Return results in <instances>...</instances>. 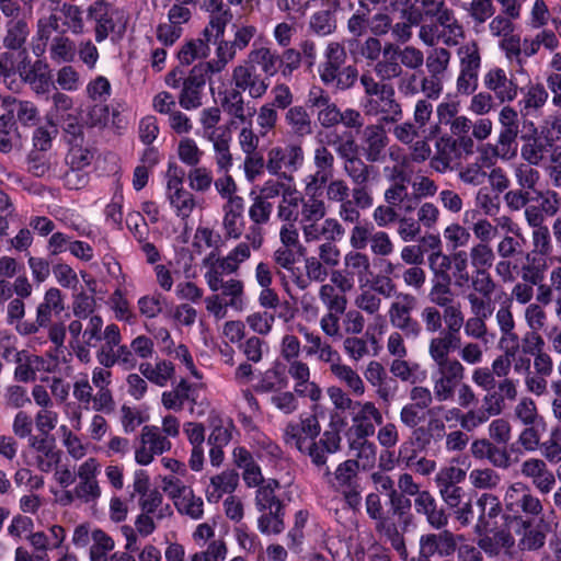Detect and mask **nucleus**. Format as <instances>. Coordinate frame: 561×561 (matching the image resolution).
Listing matches in <instances>:
<instances>
[{"label": "nucleus", "mask_w": 561, "mask_h": 561, "mask_svg": "<svg viewBox=\"0 0 561 561\" xmlns=\"http://www.w3.org/2000/svg\"><path fill=\"white\" fill-rule=\"evenodd\" d=\"M416 304L415 296L400 293L388 310L390 324L397 330L396 332H400L405 339L412 341L420 339L423 332L421 322L412 316Z\"/></svg>", "instance_id": "4"}, {"label": "nucleus", "mask_w": 561, "mask_h": 561, "mask_svg": "<svg viewBox=\"0 0 561 561\" xmlns=\"http://www.w3.org/2000/svg\"><path fill=\"white\" fill-rule=\"evenodd\" d=\"M233 535L239 548L248 553L261 552L263 547L259 536L247 524L233 528Z\"/></svg>", "instance_id": "64"}, {"label": "nucleus", "mask_w": 561, "mask_h": 561, "mask_svg": "<svg viewBox=\"0 0 561 561\" xmlns=\"http://www.w3.org/2000/svg\"><path fill=\"white\" fill-rule=\"evenodd\" d=\"M517 383V380L504 378L492 390H485V394L482 398V409L491 417L501 415L506 408V400H516L518 394Z\"/></svg>", "instance_id": "18"}, {"label": "nucleus", "mask_w": 561, "mask_h": 561, "mask_svg": "<svg viewBox=\"0 0 561 561\" xmlns=\"http://www.w3.org/2000/svg\"><path fill=\"white\" fill-rule=\"evenodd\" d=\"M377 531L390 542L391 547L398 551L402 557H407V547L402 533L399 531L397 524L390 519L385 518L377 523Z\"/></svg>", "instance_id": "63"}, {"label": "nucleus", "mask_w": 561, "mask_h": 561, "mask_svg": "<svg viewBox=\"0 0 561 561\" xmlns=\"http://www.w3.org/2000/svg\"><path fill=\"white\" fill-rule=\"evenodd\" d=\"M359 405V410L352 419L347 438H368L375 434V425H381L383 422L382 413L374 402L366 401Z\"/></svg>", "instance_id": "17"}, {"label": "nucleus", "mask_w": 561, "mask_h": 561, "mask_svg": "<svg viewBox=\"0 0 561 561\" xmlns=\"http://www.w3.org/2000/svg\"><path fill=\"white\" fill-rule=\"evenodd\" d=\"M273 204L255 196L249 208V218L252 225L248 228L244 239L252 244L254 251L259 250L264 242L262 225H266L273 213Z\"/></svg>", "instance_id": "19"}, {"label": "nucleus", "mask_w": 561, "mask_h": 561, "mask_svg": "<svg viewBox=\"0 0 561 561\" xmlns=\"http://www.w3.org/2000/svg\"><path fill=\"white\" fill-rule=\"evenodd\" d=\"M139 371L150 382L165 387L168 382L173 378L175 369L174 365L169 360H159L156 364L148 362L139 365Z\"/></svg>", "instance_id": "48"}, {"label": "nucleus", "mask_w": 561, "mask_h": 561, "mask_svg": "<svg viewBox=\"0 0 561 561\" xmlns=\"http://www.w3.org/2000/svg\"><path fill=\"white\" fill-rule=\"evenodd\" d=\"M431 380L434 389V397L437 402L453 401L456 396L457 388L465 379L466 368L458 360H451L434 365Z\"/></svg>", "instance_id": "5"}, {"label": "nucleus", "mask_w": 561, "mask_h": 561, "mask_svg": "<svg viewBox=\"0 0 561 561\" xmlns=\"http://www.w3.org/2000/svg\"><path fill=\"white\" fill-rule=\"evenodd\" d=\"M331 374L354 396L360 397L365 393V385L362 377L350 365L342 362L333 367Z\"/></svg>", "instance_id": "54"}, {"label": "nucleus", "mask_w": 561, "mask_h": 561, "mask_svg": "<svg viewBox=\"0 0 561 561\" xmlns=\"http://www.w3.org/2000/svg\"><path fill=\"white\" fill-rule=\"evenodd\" d=\"M30 447L36 453V466L42 472L56 469L61 459V450L57 448L55 439L50 436H31Z\"/></svg>", "instance_id": "22"}, {"label": "nucleus", "mask_w": 561, "mask_h": 561, "mask_svg": "<svg viewBox=\"0 0 561 561\" xmlns=\"http://www.w3.org/2000/svg\"><path fill=\"white\" fill-rule=\"evenodd\" d=\"M171 442L161 430L154 425H146L141 430L140 446L135 450V460L138 465H149L154 456L169 451Z\"/></svg>", "instance_id": "11"}, {"label": "nucleus", "mask_w": 561, "mask_h": 561, "mask_svg": "<svg viewBox=\"0 0 561 561\" xmlns=\"http://www.w3.org/2000/svg\"><path fill=\"white\" fill-rule=\"evenodd\" d=\"M185 494L176 500L174 504L176 511L181 515H186L194 520H198L204 515V501L201 496L195 495L192 488L190 490H184Z\"/></svg>", "instance_id": "60"}, {"label": "nucleus", "mask_w": 561, "mask_h": 561, "mask_svg": "<svg viewBox=\"0 0 561 561\" xmlns=\"http://www.w3.org/2000/svg\"><path fill=\"white\" fill-rule=\"evenodd\" d=\"M358 471L355 462L344 460L337 465L333 472L330 468H325L323 473V478H325L330 488L340 493L346 505L352 510H357L362 504L363 488Z\"/></svg>", "instance_id": "2"}, {"label": "nucleus", "mask_w": 561, "mask_h": 561, "mask_svg": "<svg viewBox=\"0 0 561 561\" xmlns=\"http://www.w3.org/2000/svg\"><path fill=\"white\" fill-rule=\"evenodd\" d=\"M65 309L61 291L51 287L46 290L43 301L37 306V323L41 327H47L51 321L53 314H60Z\"/></svg>", "instance_id": "43"}, {"label": "nucleus", "mask_w": 561, "mask_h": 561, "mask_svg": "<svg viewBox=\"0 0 561 561\" xmlns=\"http://www.w3.org/2000/svg\"><path fill=\"white\" fill-rule=\"evenodd\" d=\"M44 47L48 45L49 58L55 64H69L75 60L77 53L76 43L66 35V33H57L50 35L47 43L43 42Z\"/></svg>", "instance_id": "36"}, {"label": "nucleus", "mask_w": 561, "mask_h": 561, "mask_svg": "<svg viewBox=\"0 0 561 561\" xmlns=\"http://www.w3.org/2000/svg\"><path fill=\"white\" fill-rule=\"evenodd\" d=\"M237 49L229 41L221 39L216 48V58L198 65L209 75L221 72L236 57Z\"/></svg>", "instance_id": "53"}, {"label": "nucleus", "mask_w": 561, "mask_h": 561, "mask_svg": "<svg viewBox=\"0 0 561 561\" xmlns=\"http://www.w3.org/2000/svg\"><path fill=\"white\" fill-rule=\"evenodd\" d=\"M334 161L333 153L325 146H318L313 153L316 171L308 174L304 179V182L325 187L334 175Z\"/></svg>", "instance_id": "27"}, {"label": "nucleus", "mask_w": 561, "mask_h": 561, "mask_svg": "<svg viewBox=\"0 0 561 561\" xmlns=\"http://www.w3.org/2000/svg\"><path fill=\"white\" fill-rule=\"evenodd\" d=\"M485 89L493 92L501 102H512L517 96L518 87L513 78H510L506 71L499 67L489 69L483 76Z\"/></svg>", "instance_id": "23"}, {"label": "nucleus", "mask_w": 561, "mask_h": 561, "mask_svg": "<svg viewBox=\"0 0 561 561\" xmlns=\"http://www.w3.org/2000/svg\"><path fill=\"white\" fill-rule=\"evenodd\" d=\"M257 529L263 535H279L285 529V507L259 511Z\"/></svg>", "instance_id": "56"}, {"label": "nucleus", "mask_w": 561, "mask_h": 561, "mask_svg": "<svg viewBox=\"0 0 561 561\" xmlns=\"http://www.w3.org/2000/svg\"><path fill=\"white\" fill-rule=\"evenodd\" d=\"M364 111L367 115L380 116V124L396 123L403 115L401 105L396 100L393 87L377 98H367L364 102Z\"/></svg>", "instance_id": "15"}, {"label": "nucleus", "mask_w": 561, "mask_h": 561, "mask_svg": "<svg viewBox=\"0 0 561 561\" xmlns=\"http://www.w3.org/2000/svg\"><path fill=\"white\" fill-rule=\"evenodd\" d=\"M242 93L241 90L234 87L227 90L221 100V106L228 115L244 123L248 117H252L255 114V108L245 103Z\"/></svg>", "instance_id": "39"}, {"label": "nucleus", "mask_w": 561, "mask_h": 561, "mask_svg": "<svg viewBox=\"0 0 561 561\" xmlns=\"http://www.w3.org/2000/svg\"><path fill=\"white\" fill-rule=\"evenodd\" d=\"M389 138L382 124L367 125L362 135L363 153L367 162H382Z\"/></svg>", "instance_id": "21"}, {"label": "nucleus", "mask_w": 561, "mask_h": 561, "mask_svg": "<svg viewBox=\"0 0 561 561\" xmlns=\"http://www.w3.org/2000/svg\"><path fill=\"white\" fill-rule=\"evenodd\" d=\"M437 26L442 27L438 38L447 46H456L463 38L465 32L462 25L456 19L455 13L448 7L436 18Z\"/></svg>", "instance_id": "37"}, {"label": "nucleus", "mask_w": 561, "mask_h": 561, "mask_svg": "<svg viewBox=\"0 0 561 561\" xmlns=\"http://www.w3.org/2000/svg\"><path fill=\"white\" fill-rule=\"evenodd\" d=\"M336 7L337 0L327 9H321L310 15L308 27L317 36H329L336 30Z\"/></svg>", "instance_id": "41"}, {"label": "nucleus", "mask_w": 561, "mask_h": 561, "mask_svg": "<svg viewBox=\"0 0 561 561\" xmlns=\"http://www.w3.org/2000/svg\"><path fill=\"white\" fill-rule=\"evenodd\" d=\"M93 158V152L84 144L70 146L66 157L67 164L70 167V171L66 174V181L70 187L80 188L88 183L87 174H82L80 171L90 165Z\"/></svg>", "instance_id": "20"}, {"label": "nucleus", "mask_w": 561, "mask_h": 561, "mask_svg": "<svg viewBox=\"0 0 561 561\" xmlns=\"http://www.w3.org/2000/svg\"><path fill=\"white\" fill-rule=\"evenodd\" d=\"M319 299L328 312H345L347 298L344 294L337 293L335 287L329 283H323L319 288Z\"/></svg>", "instance_id": "62"}, {"label": "nucleus", "mask_w": 561, "mask_h": 561, "mask_svg": "<svg viewBox=\"0 0 561 561\" xmlns=\"http://www.w3.org/2000/svg\"><path fill=\"white\" fill-rule=\"evenodd\" d=\"M413 507L417 515L423 516L426 523L436 530H440L448 525V514L443 506H439L435 496L424 490L420 499L413 500Z\"/></svg>", "instance_id": "26"}, {"label": "nucleus", "mask_w": 561, "mask_h": 561, "mask_svg": "<svg viewBox=\"0 0 561 561\" xmlns=\"http://www.w3.org/2000/svg\"><path fill=\"white\" fill-rule=\"evenodd\" d=\"M239 484V474L234 470H225L210 478L206 489V499L209 503H217L225 494H231Z\"/></svg>", "instance_id": "35"}, {"label": "nucleus", "mask_w": 561, "mask_h": 561, "mask_svg": "<svg viewBox=\"0 0 561 561\" xmlns=\"http://www.w3.org/2000/svg\"><path fill=\"white\" fill-rule=\"evenodd\" d=\"M459 70L479 73L481 68V54L476 42H469L458 48Z\"/></svg>", "instance_id": "61"}, {"label": "nucleus", "mask_w": 561, "mask_h": 561, "mask_svg": "<svg viewBox=\"0 0 561 561\" xmlns=\"http://www.w3.org/2000/svg\"><path fill=\"white\" fill-rule=\"evenodd\" d=\"M208 76L209 73L198 64L191 69L188 76L182 82L179 94V104L182 108L192 111L202 106L203 90Z\"/></svg>", "instance_id": "14"}, {"label": "nucleus", "mask_w": 561, "mask_h": 561, "mask_svg": "<svg viewBox=\"0 0 561 561\" xmlns=\"http://www.w3.org/2000/svg\"><path fill=\"white\" fill-rule=\"evenodd\" d=\"M102 340L104 343L96 352V359L101 366L106 367L113 358V354L116 352L118 344L122 342L119 328L114 323L106 325L103 331Z\"/></svg>", "instance_id": "51"}, {"label": "nucleus", "mask_w": 561, "mask_h": 561, "mask_svg": "<svg viewBox=\"0 0 561 561\" xmlns=\"http://www.w3.org/2000/svg\"><path fill=\"white\" fill-rule=\"evenodd\" d=\"M210 53L209 37L193 38L185 42L178 51V59L181 65L190 66L197 59L208 57Z\"/></svg>", "instance_id": "50"}, {"label": "nucleus", "mask_w": 561, "mask_h": 561, "mask_svg": "<svg viewBox=\"0 0 561 561\" xmlns=\"http://www.w3.org/2000/svg\"><path fill=\"white\" fill-rule=\"evenodd\" d=\"M499 122L501 130L493 151L497 158L508 161L517 154L518 114L513 107L504 106L500 111Z\"/></svg>", "instance_id": "7"}, {"label": "nucleus", "mask_w": 561, "mask_h": 561, "mask_svg": "<svg viewBox=\"0 0 561 561\" xmlns=\"http://www.w3.org/2000/svg\"><path fill=\"white\" fill-rule=\"evenodd\" d=\"M203 265L207 267L204 277L211 291H218V285L225 280L224 275L233 273L224 268V259L216 257L214 252L203 260Z\"/></svg>", "instance_id": "57"}, {"label": "nucleus", "mask_w": 561, "mask_h": 561, "mask_svg": "<svg viewBox=\"0 0 561 561\" xmlns=\"http://www.w3.org/2000/svg\"><path fill=\"white\" fill-rule=\"evenodd\" d=\"M304 196H299V225H308L322 220L327 215V206L322 199L323 186L304 182Z\"/></svg>", "instance_id": "13"}, {"label": "nucleus", "mask_w": 561, "mask_h": 561, "mask_svg": "<svg viewBox=\"0 0 561 561\" xmlns=\"http://www.w3.org/2000/svg\"><path fill=\"white\" fill-rule=\"evenodd\" d=\"M350 450L353 453L358 470L367 471L374 468L376 463L377 446L368 438H347Z\"/></svg>", "instance_id": "42"}, {"label": "nucleus", "mask_w": 561, "mask_h": 561, "mask_svg": "<svg viewBox=\"0 0 561 561\" xmlns=\"http://www.w3.org/2000/svg\"><path fill=\"white\" fill-rule=\"evenodd\" d=\"M504 502L507 518L515 519L518 524L522 520L538 517L543 512L541 501L523 483L510 485L505 492Z\"/></svg>", "instance_id": "3"}, {"label": "nucleus", "mask_w": 561, "mask_h": 561, "mask_svg": "<svg viewBox=\"0 0 561 561\" xmlns=\"http://www.w3.org/2000/svg\"><path fill=\"white\" fill-rule=\"evenodd\" d=\"M305 154L300 145L289 144L285 147H273L267 152L266 170L270 174L289 179L287 173L299 170Z\"/></svg>", "instance_id": "9"}, {"label": "nucleus", "mask_w": 561, "mask_h": 561, "mask_svg": "<svg viewBox=\"0 0 561 561\" xmlns=\"http://www.w3.org/2000/svg\"><path fill=\"white\" fill-rule=\"evenodd\" d=\"M533 136H522L525 141L520 148V157L530 165L546 168L550 163H561V150H557L534 127Z\"/></svg>", "instance_id": "8"}, {"label": "nucleus", "mask_w": 561, "mask_h": 561, "mask_svg": "<svg viewBox=\"0 0 561 561\" xmlns=\"http://www.w3.org/2000/svg\"><path fill=\"white\" fill-rule=\"evenodd\" d=\"M196 387L185 379H181L172 390L164 391L161 396L162 405L167 410L181 411L186 401L196 403Z\"/></svg>", "instance_id": "34"}, {"label": "nucleus", "mask_w": 561, "mask_h": 561, "mask_svg": "<svg viewBox=\"0 0 561 561\" xmlns=\"http://www.w3.org/2000/svg\"><path fill=\"white\" fill-rule=\"evenodd\" d=\"M279 482L276 479H268L260 485L255 492V507L257 511L284 508L283 502L276 496L275 491L279 489Z\"/></svg>", "instance_id": "52"}, {"label": "nucleus", "mask_w": 561, "mask_h": 561, "mask_svg": "<svg viewBox=\"0 0 561 561\" xmlns=\"http://www.w3.org/2000/svg\"><path fill=\"white\" fill-rule=\"evenodd\" d=\"M247 58L255 68H260L267 81L278 72L280 73L279 53L276 49L253 45Z\"/></svg>", "instance_id": "31"}, {"label": "nucleus", "mask_w": 561, "mask_h": 561, "mask_svg": "<svg viewBox=\"0 0 561 561\" xmlns=\"http://www.w3.org/2000/svg\"><path fill=\"white\" fill-rule=\"evenodd\" d=\"M28 34L30 28L24 20L12 19L5 25L3 46L8 50H21L26 43Z\"/></svg>", "instance_id": "49"}, {"label": "nucleus", "mask_w": 561, "mask_h": 561, "mask_svg": "<svg viewBox=\"0 0 561 561\" xmlns=\"http://www.w3.org/2000/svg\"><path fill=\"white\" fill-rule=\"evenodd\" d=\"M231 83L242 92H248L252 99H261L268 90L270 82L256 68L245 58L241 64L233 67L231 72Z\"/></svg>", "instance_id": "10"}, {"label": "nucleus", "mask_w": 561, "mask_h": 561, "mask_svg": "<svg viewBox=\"0 0 561 561\" xmlns=\"http://www.w3.org/2000/svg\"><path fill=\"white\" fill-rule=\"evenodd\" d=\"M19 73L22 80L30 84L31 89L36 94H44L49 91L51 78L46 64L35 61L28 67L23 66L22 68H19Z\"/></svg>", "instance_id": "33"}, {"label": "nucleus", "mask_w": 561, "mask_h": 561, "mask_svg": "<svg viewBox=\"0 0 561 561\" xmlns=\"http://www.w3.org/2000/svg\"><path fill=\"white\" fill-rule=\"evenodd\" d=\"M321 433V425L316 414L302 413L298 421L288 422L283 430L284 444L300 454L313 438Z\"/></svg>", "instance_id": "6"}, {"label": "nucleus", "mask_w": 561, "mask_h": 561, "mask_svg": "<svg viewBox=\"0 0 561 561\" xmlns=\"http://www.w3.org/2000/svg\"><path fill=\"white\" fill-rule=\"evenodd\" d=\"M515 533L519 536L517 547L522 551H536L546 542V534L541 526L534 525L531 520H522Z\"/></svg>", "instance_id": "40"}, {"label": "nucleus", "mask_w": 561, "mask_h": 561, "mask_svg": "<svg viewBox=\"0 0 561 561\" xmlns=\"http://www.w3.org/2000/svg\"><path fill=\"white\" fill-rule=\"evenodd\" d=\"M325 61L319 67V75L322 82L327 85L334 78L336 69L342 68L346 60V51L343 45L337 42L328 44L324 53Z\"/></svg>", "instance_id": "38"}, {"label": "nucleus", "mask_w": 561, "mask_h": 561, "mask_svg": "<svg viewBox=\"0 0 561 561\" xmlns=\"http://www.w3.org/2000/svg\"><path fill=\"white\" fill-rule=\"evenodd\" d=\"M428 300L433 306H446L454 302V293L451 290V277H432Z\"/></svg>", "instance_id": "58"}, {"label": "nucleus", "mask_w": 561, "mask_h": 561, "mask_svg": "<svg viewBox=\"0 0 561 561\" xmlns=\"http://www.w3.org/2000/svg\"><path fill=\"white\" fill-rule=\"evenodd\" d=\"M477 506L480 511L477 527L481 530L489 531L496 527V523L492 524L502 512L500 500L492 494H482L478 501Z\"/></svg>", "instance_id": "46"}, {"label": "nucleus", "mask_w": 561, "mask_h": 561, "mask_svg": "<svg viewBox=\"0 0 561 561\" xmlns=\"http://www.w3.org/2000/svg\"><path fill=\"white\" fill-rule=\"evenodd\" d=\"M460 346V334L448 330L440 331V333L434 334L428 341V356L434 365L458 360V358L450 357L449 354L457 351Z\"/></svg>", "instance_id": "24"}, {"label": "nucleus", "mask_w": 561, "mask_h": 561, "mask_svg": "<svg viewBox=\"0 0 561 561\" xmlns=\"http://www.w3.org/2000/svg\"><path fill=\"white\" fill-rule=\"evenodd\" d=\"M470 453L474 459L485 460L499 469H508L513 461L506 445L490 440L485 437L471 443Z\"/></svg>", "instance_id": "16"}, {"label": "nucleus", "mask_w": 561, "mask_h": 561, "mask_svg": "<svg viewBox=\"0 0 561 561\" xmlns=\"http://www.w3.org/2000/svg\"><path fill=\"white\" fill-rule=\"evenodd\" d=\"M285 121L290 126L291 131L299 137L312 133L310 116L302 106L290 107L285 115Z\"/></svg>", "instance_id": "59"}, {"label": "nucleus", "mask_w": 561, "mask_h": 561, "mask_svg": "<svg viewBox=\"0 0 561 561\" xmlns=\"http://www.w3.org/2000/svg\"><path fill=\"white\" fill-rule=\"evenodd\" d=\"M343 170L353 184H369L379 176L378 169L359 157L347 159Z\"/></svg>", "instance_id": "44"}, {"label": "nucleus", "mask_w": 561, "mask_h": 561, "mask_svg": "<svg viewBox=\"0 0 561 561\" xmlns=\"http://www.w3.org/2000/svg\"><path fill=\"white\" fill-rule=\"evenodd\" d=\"M305 275L301 274L300 270L296 272L294 277V284L300 290H306L311 283L323 284L329 275L330 268L316 255H309L304 259Z\"/></svg>", "instance_id": "32"}, {"label": "nucleus", "mask_w": 561, "mask_h": 561, "mask_svg": "<svg viewBox=\"0 0 561 561\" xmlns=\"http://www.w3.org/2000/svg\"><path fill=\"white\" fill-rule=\"evenodd\" d=\"M520 472L523 476L530 478L533 484L542 494H548L556 484V478L552 471L541 459H527L522 463Z\"/></svg>", "instance_id": "28"}, {"label": "nucleus", "mask_w": 561, "mask_h": 561, "mask_svg": "<svg viewBox=\"0 0 561 561\" xmlns=\"http://www.w3.org/2000/svg\"><path fill=\"white\" fill-rule=\"evenodd\" d=\"M85 31L83 10L81 7L64 2L55 12L37 20L36 35L41 42L47 43L53 33H71L82 35Z\"/></svg>", "instance_id": "1"}, {"label": "nucleus", "mask_w": 561, "mask_h": 561, "mask_svg": "<svg viewBox=\"0 0 561 561\" xmlns=\"http://www.w3.org/2000/svg\"><path fill=\"white\" fill-rule=\"evenodd\" d=\"M344 270L358 283H367L371 276L369 256L359 251H350L343 257Z\"/></svg>", "instance_id": "45"}, {"label": "nucleus", "mask_w": 561, "mask_h": 561, "mask_svg": "<svg viewBox=\"0 0 561 561\" xmlns=\"http://www.w3.org/2000/svg\"><path fill=\"white\" fill-rule=\"evenodd\" d=\"M16 364L14 369V378L21 382H30L35 380L36 371H38L44 365L45 360L43 357L32 355L25 351L21 355V360L13 362Z\"/></svg>", "instance_id": "55"}, {"label": "nucleus", "mask_w": 561, "mask_h": 561, "mask_svg": "<svg viewBox=\"0 0 561 561\" xmlns=\"http://www.w3.org/2000/svg\"><path fill=\"white\" fill-rule=\"evenodd\" d=\"M222 227L228 239H239L244 230V199L231 198L222 207Z\"/></svg>", "instance_id": "29"}, {"label": "nucleus", "mask_w": 561, "mask_h": 561, "mask_svg": "<svg viewBox=\"0 0 561 561\" xmlns=\"http://www.w3.org/2000/svg\"><path fill=\"white\" fill-rule=\"evenodd\" d=\"M87 15L95 24V41L102 43L115 28L113 15L110 13V4L104 0H96L88 7Z\"/></svg>", "instance_id": "30"}, {"label": "nucleus", "mask_w": 561, "mask_h": 561, "mask_svg": "<svg viewBox=\"0 0 561 561\" xmlns=\"http://www.w3.org/2000/svg\"><path fill=\"white\" fill-rule=\"evenodd\" d=\"M304 239L307 243L323 240L341 241L345 234V229L335 218H325L324 220H316L300 228Z\"/></svg>", "instance_id": "25"}, {"label": "nucleus", "mask_w": 561, "mask_h": 561, "mask_svg": "<svg viewBox=\"0 0 561 561\" xmlns=\"http://www.w3.org/2000/svg\"><path fill=\"white\" fill-rule=\"evenodd\" d=\"M340 447V432L336 428H332L324 431L318 438H313L301 454L308 456L311 463L318 468L319 471H322L323 474L325 468H329L327 465L329 455L335 454Z\"/></svg>", "instance_id": "12"}, {"label": "nucleus", "mask_w": 561, "mask_h": 561, "mask_svg": "<svg viewBox=\"0 0 561 561\" xmlns=\"http://www.w3.org/2000/svg\"><path fill=\"white\" fill-rule=\"evenodd\" d=\"M374 70L381 81H390L401 77L403 68L396 57L394 44L389 43L383 47V57L376 62Z\"/></svg>", "instance_id": "47"}]
</instances>
